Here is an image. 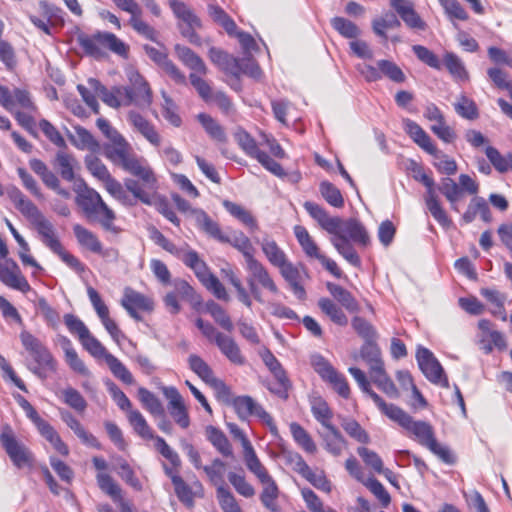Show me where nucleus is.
Masks as SVG:
<instances>
[{
    "label": "nucleus",
    "mask_w": 512,
    "mask_h": 512,
    "mask_svg": "<svg viewBox=\"0 0 512 512\" xmlns=\"http://www.w3.org/2000/svg\"><path fill=\"white\" fill-rule=\"evenodd\" d=\"M304 209L313 218L320 228L331 235L330 243L349 264L354 267L361 266V259L353 243L367 247L371 240L364 225L356 218L342 219L331 216L317 203L306 201Z\"/></svg>",
    "instance_id": "1"
},
{
    "label": "nucleus",
    "mask_w": 512,
    "mask_h": 512,
    "mask_svg": "<svg viewBox=\"0 0 512 512\" xmlns=\"http://www.w3.org/2000/svg\"><path fill=\"white\" fill-rule=\"evenodd\" d=\"M383 414L390 420L398 423L409 433L412 439L427 448L444 463H454L455 459L450 449L437 441L434 428L430 423L422 420H414L412 416L394 404H389Z\"/></svg>",
    "instance_id": "2"
},
{
    "label": "nucleus",
    "mask_w": 512,
    "mask_h": 512,
    "mask_svg": "<svg viewBox=\"0 0 512 512\" xmlns=\"http://www.w3.org/2000/svg\"><path fill=\"white\" fill-rule=\"evenodd\" d=\"M7 194L20 213L34 226L42 243L52 252L59 249L62 244L54 225L43 215L37 206L17 187L9 188Z\"/></svg>",
    "instance_id": "3"
},
{
    "label": "nucleus",
    "mask_w": 512,
    "mask_h": 512,
    "mask_svg": "<svg viewBox=\"0 0 512 512\" xmlns=\"http://www.w3.org/2000/svg\"><path fill=\"white\" fill-rule=\"evenodd\" d=\"M101 150L105 157L113 164L139 178L142 182H153V170L144 159L131 154V146L125 141L115 144H104Z\"/></svg>",
    "instance_id": "4"
},
{
    "label": "nucleus",
    "mask_w": 512,
    "mask_h": 512,
    "mask_svg": "<svg viewBox=\"0 0 512 512\" xmlns=\"http://www.w3.org/2000/svg\"><path fill=\"white\" fill-rule=\"evenodd\" d=\"M76 203L88 218L98 221L105 230L118 232L114 225L116 218L114 211L108 207L96 190L84 185L77 192Z\"/></svg>",
    "instance_id": "5"
},
{
    "label": "nucleus",
    "mask_w": 512,
    "mask_h": 512,
    "mask_svg": "<svg viewBox=\"0 0 512 512\" xmlns=\"http://www.w3.org/2000/svg\"><path fill=\"white\" fill-rule=\"evenodd\" d=\"M126 189L132 193L134 198L146 205H153L159 213L176 226H180V219L177 217L167 199L157 193V178L153 173V182H142L140 184L134 179L124 181Z\"/></svg>",
    "instance_id": "6"
},
{
    "label": "nucleus",
    "mask_w": 512,
    "mask_h": 512,
    "mask_svg": "<svg viewBox=\"0 0 512 512\" xmlns=\"http://www.w3.org/2000/svg\"><path fill=\"white\" fill-rule=\"evenodd\" d=\"M20 340L24 349L33 359L28 369L40 379H46L49 372H56L57 361L49 349L32 333L23 330Z\"/></svg>",
    "instance_id": "7"
},
{
    "label": "nucleus",
    "mask_w": 512,
    "mask_h": 512,
    "mask_svg": "<svg viewBox=\"0 0 512 512\" xmlns=\"http://www.w3.org/2000/svg\"><path fill=\"white\" fill-rule=\"evenodd\" d=\"M174 50L179 60L192 71L189 75L191 85L205 102H210L213 91L209 83L202 77L208 72L202 58L189 47L180 44H176Z\"/></svg>",
    "instance_id": "8"
},
{
    "label": "nucleus",
    "mask_w": 512,
    "mask_h": 512,
    "mask_svg": "<svg viewBox=\"0 0 512 512\" xmlns=\"http://www.w3.org/2000/svg\"><path fill=\"white\" fill-rule=\"evenodd\" d=\"M409 169L412 172L413 178L416 181L422 183L426 187L424 200L426 207L431 213L432 217L443 228H450L452 225V221L440 204L434 179L431 176H429L424 171V169L415 161H411Z\"/></svg>",
    "instance_id": "9"
},
{
    "label": "nucleus",
    "mask_w": 512,
    "mask_h": 512,
    "mask_svg": "<svg viewBox=\"0 0 512 512\" xmlns=\"http://www.w3.org/2000/svg\"><path fill=\"white\" fill-rule=\"evenodd\" d=\"M80 344L95 359H104L114 377L127 385L134 383V377L128 368L117 357L109 353L91 332L80 341Z\"/></svg>",
    "instance_id": "10"
},
{
    "label": "nucleus",
    "mask_w": 512,
    "mask_h": 512,
    "mask_svg": "<svg viewBox=\"0 0 512 512\" xmlns=\"http://www.w3.org/2000/svg\"><path fill=\"white\" fill-rule=\"evenodd\" d=\"M79 43L86 54L96 58L103 55V48H107L124 58L128 57V45L110 32H97L92 36L80 37Z\"/></svg>",
    "instance_id": "11"
},
{
    "label": "nucleus",
    "mask_w": 512,
    "mask_h": 512,
    "mask_svg": "<svg viewBox=\"0 0 512 512\" xmlns=\"http://www.w3.org/2000/svg\"><path fill=\"white\" fill-rule=\"evenodd\" d=\"M130 425L135 433L145 440H155V448L166 458L173 466L179 467L181 464L180 457L160 436H154L152 429L148 425L144 416L138 410H130L127 415Z\"/></svg>",
    "instance_id": "12"
},
{
    "label": "nucleus",
    "mask_w": 512,
    "mask_h": 512,
    "mask_svg": "<svg viewBox=\"0 0 512 512\" xmlns=\"http://www.w3.org/2000/svg\"><path fill=\"white\" fill-rule=\"evenodd\" d=\"M248 277L246 279L247 285L253 298L259 302L264 303V299L260 287L267 290L273 295L279 294V288L270 275L268 269L257 259L246 264Z\"/></svg>",
    "instance_id": "13"
},
{
    "label": "nucleus",
    "mask_w": 512,
    "mask_h": 512,
    "mask_svg": "<svg viewBox=\"0 0 512 512\" xmlns=\"http://www.w3.org/2000/svg\"><path fill=\"white\" fill-rule=\"evenodd\" d=\"M0 442L12 463L19 469L31 468L34 464V455L22 442H20L12 428L5 425L0 434Z\"/></svg>",
    "instance_id": "14"
},
{
    "label": "nucleus",
    "mask_w": 512,
    "mask_h": 512,
    "mask_svg": "<svg viewBox=\"0 0 512 512\" xmlns=\"http://www.w3.org/2000/svg\"><path fill=\"white\" fill-rule=\"evenodd\" d=\"M231 404L241 420H247L249 417L255 416L268 427L272 435H278V428L273 417L251 396H237L233 398Z\"/></svg>",
    "instance_id": "15"
},
{
    "label": "nucleus",
    "mask_w": 512,
    "mask_h": 512,
    "mask_svg": "<svg viewBox=\"0 0 512 512\" xmlns=\"http://www.w3.org/2000/svg\"><path fill=\"white\" fill-rule=\"evenodd\" d=\"M357 70L367 82H376L383 77L395 83H403L406 80L402 69L395 62L387 59L378 60L376 65L359 64Z\"/></svg>",
    "instance_id": "16"
},
{
    "label": "nucleus",
    "mask_w": 512,
    "mask_h": 512,
    "mask_svg": "<svg viewBox=\"0 0 512 512\" xmlns=\"http://www.w3.org/2000/svg\"><path fill=\"white\" fill-rule=\"evenodd\" d=\"M415 357L419 369L428 381L446 389L450 387L442 365L428 348L419 346L416 350Z\"/></svg>",
    "instance_id": "17"
},
{
    "label": "nucleus",
    "mask_w": 512,
    "mask_h": 512,
    "mask_svg": "<svg viewBox=\"0 0 512 512\" xmlns=\"http://www.w3.org/2000/svg\"><path fill=\"white\" fill-rule=\"evenodd\" d=\"M120 305L137 322L143 320L142 313L150 314L155 308V302L152 297L138 292L131 287L124 288Z\"/></svg>",
    "instance_id": "18"
},
{
    "label": "nucleus",
    "mask_w": 512,
    "mask_h": 512,
    "mask_svg": "<svg viewBox=\"0 0 512 512\" xmlns=\"http://www.w3.org/2000/svg\"><path fill=\"white\" fill-rule=\"evenodd\" d=\"M259 355L276 380L275 385H267L268 390L280 398L286 399L288 397V390L291 387V383L287 377L286 371L278 359L267 347H263L259 351Z\"/></svg>",
    "instance_id": "19"
},
{
    "label": "nucleus",
    "mask_w": 512,
    "mask_h": 512,
    "mask_svg": "<svg viewBox=\"0 0 512 512\" xmlns=\"http://www.w3.org/2000/svg\"><path fill=\"white\" fill-rule=\"evenodd\" d=\"M117 8L128 13V24L142 37L152 42H157V32L142 19V9L135 0H112Z\"/></svg>",
    "instance_id": "20"
},
{
    "label": "nucleus",
    "mask_w": 512,
    "mask_h": 512,
    "mask_svg": "<svg viewBox=\"0 0 512 512\" xmlns=\"http://www.w3.org/2000/svg\"><path fill=\"white\" fill-rule=\"evenodd\" d=\"M161 391L168 400V411L175 423L182 429L190 426V417L184 399L173 386H162Z\"/></svg>",
    "instance_id": "21"
},
{
    "label": "nucleus",
    "mask_w": 512,
    "mask_h": 512,
    "mask_svg": "<svg viewBox=\"0 0 512 512\" xmlns=\"http://www.w3.org/2000/svg\"><path fill=\"white\" fill-rule=\"evenodd\" d=\"M4 259L5 261H0V281L7 287L22 293L31 292L33 289L23 276L18 264L7 257Z\"/></svg>",
    "instance_id": "22"
},
{
    "label": "nucleus",
    "mask_w": 512,
    "mask_h": 512,
    "mask_svg": "<svg viewBox=\"0 0 512 512\" xmlns=\"http://www.w3.org/2000/svg\"><path fill=\"white\" fill-rule=\"evenodd\" d=\"M88 85L89 88L93 89L97 96H99L107 106L114 109L125 106V87L114 86L111 89H108L95 78H89Z\"/></svg>",
    "instance_id": "23"
},
{
    "label": "nucleus",
    "mask_w": 512,
    "mask_h": 512,
    "mask_svg": "<svg viewBox=\"0 0 512 512\" xmlns=\"http://www.w3.org/2000/svg\"><path fill=\"white\" fill-rule=\"evenodd\" d=\"M149 58L160 66L176 83L185 84L186 77L179 68L168 58V55L155 47L144 45Z\"/></svg>",
    "instance_id": "24"
},
{
    "label": "nucleus",
    "mask_w": 512,
    "mask_h": 512,
    "mask_svg": "<svg viewBox=\"0 0 512 512\" xmlns=\"http://www.w3.org/2000/svg\"><path fill=\"white\" fill-rule=\"evenodd\" d=\"M403 124L405 132L419 147H421L428 154L434 157H438L439 150L432 142L430 136L420 125L410 119H405Z\"/></svg>",
    "instance_id": "25"
},
{
    "label": "nucleus",
    "mask_w": 512,
    "mask_h": 512,
    "mask_svg": "<svg viewBox=\"0 0 512 512\" xmlns=\"http://www.w3.org/2000/svg\"><path fill=\"white\" fill-rule=\"evenodd\" d=\"M191 215L195 220L196 226L211 238L219 242L229 241V237L223 234L219 224L214 221L204 210L193 209Z\"/></svg>",
    "instance_id": "26"
},
{
    "label": "nucleus",
    "mask_w": 512,
    "mask_h": 512,
    "mask_svg": "<svg viewBox=\"0 0 512 512\" xmlns=\"http://www.w3.org/2000/svg\"><path fill=\"white\" fill-rule=\"evenodd\" d=\"M58 342L64 351L65 361L70 369L81 376L90 377V370L87 368L84 361L79 357L77 351L72 345L71 340L66 336L60 335L58 337Z\"/></svg>",
    "instance_id": "27"
},
{
    "label": "nucleus",
    "mask_w": 512,
    "mask_h": 512,
    "mask_svg": "<svg viewBox=\"0 0 512 512\" xmlns=\"http://www.w3.org/2000/svg\"><path fill=\"white\" fill-rule=\"evenodd\" d=\"M190 369L204 382L219 390H228L225 383L214 376L210 366L199 356L190 355L188 358Z\"/></svg>",
    "instance_id": "28"
},
{
    "label": "nucleus",
    "mask_w": 512,
    "mask_h": 512,
    "mask_svg": "<svg viewBox=\"0 0 512 512\" xmlns=\"http://www.w3.org/2000/svg\"><path fill=\"white\" fill-rule=\"evenodd\" d=\"M62 421L76 434V436L90 447L100 449L101 444L97 438L85 430L82 424L67 410L60 411Z\"/></svg>",
    "instance_id": "29"
},
{
    "label": "nucleus",
    "mask_w": 512,
    "mask_h": 512,
    "mask_svg": "<svg viewBox=\"0 0 512 512\" xmlns=\"http://www.w3.org/2000/svg\"><path fill=\"white\" fill-rule=\"evenodd\" d=\"M283 279L289 284L291 290L299 300L306 298V291L300 282L301 275L298 267L287 260L278 268Z\"/></svg>",
    "instance_id": "30"
},
{
    "label": "nucleus",
    "mask_w": 512,
    "mask_h": 512,
    "mask_svg": "<svg viewBox=\"0 0 512 512\" xmlns=\"http://www.w3.org/2000/svg\"><path fill=\"white\" fill-rule=\"evenodd\" d=\"M297 467L298 473L308 482H310L315 488L326 493L331 492V482L327 479L324 471H315L311 469L309 465L302 459L297 463Z\"/></svg>",
    "instance_id": "31"
},
{
    "label": "nucleus",
    "mask_w": 512,
    "mask_h": 512,
    "mask_svg": "<svg viewBox=\"0 0 512 512\" xmlns=\"http://www.w3.org/2000/svg\"><path fill=\"white\" fill-rule=\"evenodd\" d=\"M215 344L221 353L233 364L243 365L245 363V358L238 344L232 337L223 333L219 334L217 335Z\"/></svg>",
    "instance_id": "32"
},
{
    "label": "nucleus",
    "mask_w": 512,
    "mask_h": 512,
    "mask_svg": "<svg viewBox=\"0 0 512 512\" xmlns=\"http://www.w3.org/2000/svg\"><path fill=\"white\" fill-rule=\"evenodd\" d=\"M128 120L131 125L139 132L141 135L149 141L151 144L155 146H159L160 144V135L155 130L154 126L145 119L138 112L130 111L128 113Z\"/></svg>",
    "instance_id": "33"
},
{
    "label": "nucleus",
    "mask_w": 512,
    "mask_h": 512,
    "mask_svg": "<svg viewBox=\"0 0 512 512\" xmlns=\"http://www.w3.org/2000/svg\"><path fill=\"white\" fill-rule=\"evenodd\" d=\"M75 135L69 134L71 143L79 150H88L90 153H99L101 145L94 136L84 127H74Z\"/></svg>",
    "instance_id": "34"
},
{
    "label": "nucleus",
    "mask_w": 512,
    "mask_h": 512,
    "mask_svg": "<svg viewBox=\"0 0 512 512\" xmlns=\"http://www.w3.org/2000/svg\"><path fill=\"white\" fill-rule=\"evenodd\" d=\"M293 232L307 258L317 260L322 255L319 246L304 226H294Z\"/></svg>",
    "instance_id": "35"
},
{
    "label": "nucleus",
    "mask_w": 512,
    "mask_h": 512,
    "mask_svg": "<svg viewBox=\"0 0 512 512\" xmlns=\"http://www.w3.org/2000/svg\"><path fill=\"white\" fill-rule=\"evenodd\" d=\"M326 430V432L319 433L325 449L333 456H340L347 446L345 438L334 425Z\"/></svg>",
    "instance_id": "36"
},
{
    "label": "nucleus",
    "mask_w": 512,
    "mask_h": 512,
    "mask_svg": "<svg viewBox=\"0 0 512 512\" xmlns=\"http://www.w3.org/2000/svg\"><path fill=\"white\" fill-rule=\"evenodd\" d=\"M480 294L491 304L490 313L502 321H507L508 316L504 307L506 295L493 288H482Z\"/></svg>",
    "instance_id": "37"
},
{
    "label": "nucleus",
    "mask_w": 512,
    "mask_h": 512,
    "mask_svg": "<svg viewBox=\"0 0 512 512\" xmlns=\"http://www.w3.org/2000/svg\"><path fill=\"white\" fill-rule=\"evenodd\" d=\"M443 64L451 77L457 82H468L469 73L461 58L453 52H445L443 55Z\"/></svg>",
    "instance_id": "38"
},
{
    "label": "nucleus",
    "mask_w": 512,
    "mask_h": 512,
    "mask_svg": "<svg viewBox=\"0 0 512 512\" xmlns=\"http://www.w3.org/2000/svg\"><path fill=\"white\" fill-rule=\"evenodd\" d=\"M348 372L352 375V377L358 383L362 392L367 394L373 400V402L378 407V409L383 413L388 408L389 404L386 403L382 397H380L376 392H374L371 389L370 383L367 380L365 373L361 369L356 368V367H350L348 369Z\"/></svg>",
    "instance_id": "39"
},
{
    "label": "nucleus",
    "mask_w": 512,
    "mask_h": 512,
    "mask_svg": "<svg viewBox=\"0 0 512 512\" xmlns=\"http://www.w3.org/2000/svg\"><path fill=\"white\" fill-rule=\"evenodd\" d=\"M34 299L31 302L40 310L46 324L52 329H57L60 324V314L54 309L43 296H39L35 290L30 292Z\"/></svg>",
    "instance_id": "40"
},
{
    "label": "nucleus",
    "mask_w": 512,
    "mask_h": 512,
    "mask_svg": "<svg viewBox=\"0 0 512 512\" xmlns=\"http://www.w3.org/2000/svg\"><path fill=\"white\" fill-rule=\"evenodd\" d=\"M260 483L263 486L260 494V500L263 506L271 512H281V508L277 503L280 491L275 480L271 477L267 481Z\"/></svg>",
    "instance_id": "41"
},
{
    "label": "nucleus",
    "mask_w": 512,
    "mask_h": 512,
    "mask_svg": "<svg viewBox=\"0 0 512 512\" xmlns=\"http://www.w3.org/2000/svg\"><path fill=\"white\" fill-rule=\"evenodd\" d=\"M360 356L368 364L369 373L384 366L381 350L376 343V339L364 342L360 349Z\"/></svg>",
    "instance_id": "42"
},
{
    "label": "nucleus",
    "mask_w": 512,
    "mask_h": 512,
    "mask_svg": "<svg viewBox=\"0 0 512 512\" xmlns=\"http://www.w3.org/2000/svg\"><path fill=\"white\" fill-rule=\"evenodd\" d=\"M371 379L375 385L389 398L397 399L400 393L392 379L387 375L384 366L370 372Z\"/></svg>",
    "instance_id": "43"
},
{
    "label": "nucleus",
    "mask_w": 512,
    "mask_h": 512,
    "mask_svg": "<svg viewBox=\"0 0 512 512\" xmlns=\"http://www.w3.org/2000/svg\"><path fill=\"white\" fill-rule=\"evenodd\" d=\"M223 206L234 218L248 227L251 231L258 229V224L255 217L243 206L229 200H224Z\"/></svg>",
    "instance_id": "44"
},
{
    "label": "nucleus",
    "mask_w": 512,
    "mask_h": 512,
    "mask_svg": "<svg viewBox=\"0 0 512 512\" xmlns=\"http://www.w3.org/2000/svg\"><path fill=\"white\" fill-rule=\"evenodd\" d=\"M197 120L211 139L220 143L227 141L224 128L212 116L207 113H199Z\"/></svg>",
    "instance_id": "45"
},
{
    "label": "nucleus",
    "mask_w": 512,
    "mask_h": 512,
    "mask_svg": "<svg viewBox=\"0 0 512 512\" xmlns=\"http://www.w3.org/2000/svg\"><path fill=\"white\" fill-rule=\"evenodd\" d=\"M169 6L176 18L183 22V25L202 26L200 18L180 0H169Z\"/></svg>",
    "instance_id": "46"
},
{
    "label": "nucleus",
    "mask_w": 512,
    "mask_h": 512,
    "mask_svg": "<svg viewBox=\"0 0 512 512\" xmlns=\"http://www.w3.org/2000/svg\"><path fill=\"white\" fill-rule=\"evenodd\" d=\"M207 439L215 447V449L225 457L233 456L232 446L226 435L214 426L206 428Z\"/></svg>",
    "instance_id": "47"
},
{
    "label": "nucleus",
    "mask_w": 512,
    "mask_h": 512,
    "mask_svg": "<svg viewBox=\"0 0 512 512\" xmlns=\"http://www.w3.org/2000/svg\"><path fill=\"white\" fill-rule=\"evenodd\" d=\"M261 249L269 263L276 268H279L288 260L284 250L274 240L263 239Z\"/></svg>",
    "instance_id": "48"
},
{
    "label": "nucleus",
    "mask_w": 512,
    "mask_h": 512,
    "mask_svg": "<svg viewBox=\"0 0 512 512\" xmlns=\"http://www.w3.org/2000/svg\"><path fill=\"white\" fill-rule=\"evenodd\" d=\"M318 306L321 311L329 317V319L339 326H346L348 324V318L333 300L329 298H321L318 301Z\"/></svg>",
    "instance_id": "49"
},
{
    "label": "nucleus",
    "mask_w": 512,
    "mask_h": 512,
    "mask_svg": "<svg viewBox=\"0 0 512 512\" xmlns=\"http://www.w3.org/2000/svg\"><path fill=\"white\" fill-rule=\"evenodd\" d=\"M327 289L330 294L349 312L358 311V303L353 295L345 288L338 284L328 283Z\"/></svg>",
    "instance_id": "50"
},
{
    "label": "nucleus",
    "mask_w": 512,
    "mask_h": 512,
    "mask_svg": "<svg viewBox=\"0 0 512 512\" xmlns=\"http://www.w3.org/2000/svg\"><path fill=\"white\" fill-rule=\"evenodd\" d=\"M294 441L307 453L315 454L317 446L309 433L297 422L289 426Z\"/></svg>",
    "instance_id": "51"
},
{
    "label": "nucleus",
    "mask_w": 512,
    "mask_h": 512,
    "mask_svg": "<svg viewBox=\"0 0 512 512\" xmlns=\"http://www.w3.org/2000/svg\"><path fill=\"white\" fill-rule=\"evenodd\" d=\"M207 9L212 20L220 25L229 36L236 33L235 21L220 6L209 4Z\"/></svg>",
    "instance_id": "52"
},
{
    "label": "nucleus",
    "mask_w": 512,
    "mask_h": 512,
    "mask_svg": "<svg viewBox=\"0 0 512 512\" xmlns=\"http://www.w3.org/2000/svg\"><path fill=\"white\" fill-rule=\"evenodd\" d=\"M73 232L75 234V237L78 241V243L81 246L86 247L90 251L94 253H101L102 252V244L98 240L95 234H93L91 231L86 229L85 227L76 224L73 226Z\"/></svg>",
    "instance_id": "53"
},
{
    "label": "nucleus",
    "mask_w": 512,
    "mask_h": 512,
    "mask_svg": "<svg viewBox=\"0 0 512 512\" xmlns=\"http://www.w3.org/2000/svg\"><path fill=\"white\" fill-rule=\"evenodd\" d=\"M401 26L400 20L392 12H387L379 18L372 21V29L376 35L387 40L386 31L388 29H395Z\"/></svg>",
    "instance_id": "54"
},
{
    "label": "nucleus",
    "mask_w": 512,
    "mask_h": 512,
    "mask_svg": "<svg viewBox=\"0 0 512 512\" xmlns=\"http://www.w3.org/2000/svg\"><path fill=\"white\" fill-rule=\"evenodd\" d=\"M243 455L247 469L257 477L259 482H264L271 478L267 469L263 466L256 455L253 447L243 452Z\"/></svg>",
    "instance_id": "55"
},
{
    "label": "nucleus",
    "mask_w": 512,
    "mask_h": 512,
    "mask_svg": "<svg viewBox=\"0 0 512 512\" xmlns=\"http://www.w3.org/2000/svg\"><path fill=\"white\" fill-rule=\"evenodd\" d=\"M138 398L143 407L154 416H162L164 407L158 397L147 388L139 387Z\"/></svg>",
    "instance_id": "56"
},
{
    "label": "nucleus",
    "mask_w": 512,
    "mask_h": 512,
    "mask_svg": "<svg viewBox=\"0 0 512 512\" xmlns=\"http://www.w3.org/2000/svg\"><path fill=\"white\" fill-rule=\"evenodd\" d=\"M205 309L220 327L228 332L233 331L234 325L232 320L222 306L210 300L206 303Z\"/></svg>",
    "instance_id": "57"
},
{
    "label": "nucleus",
    "mask_w": 512,
    "mask_h": 512,
    "mask_svg": "<svg viewBox=\"0 0 512 512\" xmlns=\"http://www.w3.org/2000/svg\"><path fill=\"white\" fill-rule=\"evenodd\" d=\"M226 243H229L242 253L246 264L256 259L254 256L255 249L250 239L244 233L239 232L235 234L233 238L229 237V241Z\"/></svg>",
    "instance_id": "58"
},
{
    "label": "nucleus",
    "mask_w": 512,
    "mask_h": 512,
    "mask_svg": "<svg viewBox=\"0 0 512 512\" xmlns=\"http://www.w3.org/2000/svg\"><path fill=\"white\" fill-rule=\"evenodd\" d=\"M311 411L314 418L326 429L333 426V412L327 402L322 398H317L312 402Z\"/></svg>",
    "instance_id": "59"
},
{
    "label": "nucleus",
    "mask_w": 512,
    "mask_h": 512,
    "mask_svg": "<svg viewBox=\"0 0 512 512\" xmlns=\"http://www.w3.org/2000/svg\"><path fill=\"white\" fill-rule=\"evenodd\" d=\"M310 364L313 367L314 371L325 382H327L330 378L335 377V374L338 372L333 367V365L319 353L311 355Z\"/></svg>",
    "instance_id": "60"
},
{
    "label": "nucleus",
    "mask_w": 512,
    "mask_h": 512,
    "mask_svg": "<svg viewBox=\"0 0 512 512\" xmlns=\"http://www.w3.org/2000/svg\"><path fill=\"white\" fill-rule=\"evenodd\" d=\"M456 113L467 120H475L479 117V110L474 100L468 98L465 94L458 97L454 104Z\"/></svg>",
    "instance_id": "61"
},
{
    "label": "nucleus",
    "mask_w": 512,
    "mask_h": 512,
    "mask_svg": "<svg viewBox=\"0 0 512 512\" xmlns=\"http://www.w3.org/2000/svg\"><path fill=\"white\" fill-rule=\"evenodd\" d=\"M97 153H89L84 157V164L87 170L99 181L108 178L110 174L106 165L96 156Z\"/></svg>",
    "instance_id": "62"
},
{
    "label": "nucleus",
    "mask_w": 512,
    "mask_h": 512,
    "mask_svg": "<svg viewBox=\"0 0 512 512\" xmlns=\"http://www.w3.org/2000/svg\"><path fill=\"white\" fill-rule=\"evenodd\" d=\"M331 25L344 38L356 39L361 34L359 27L344 17L332 18Z\"/></svg>",
    "instance_id": "63"
},
{
    "label": "nucleus",
    "mask_w": 512,
    "mask_h": 512,
    "mask_svg": "<svg viewBox=\"0 0 512 512\" xmlns=\"http://www.w3.org/2000/svg\"><path fill=\"white\" fill-rule=\"evenodd\" d=\"M438 190L446 197L451 208L458 211L456 203L461 196V189L458 184L453 179L446 177L441 180Z\"/></svg>",
    "instance_id": "64"
}]
</instances>
